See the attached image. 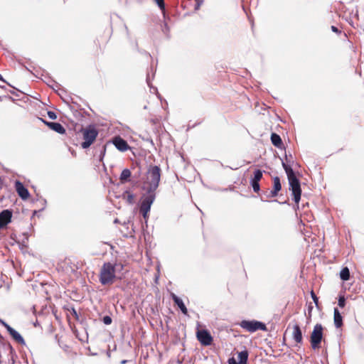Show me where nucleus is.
<instances>
[{
	"label": "nucleus",
	"mask_w": 364,
	"mask_h": 364,
	"mask_svg": "<svg viewBox=\"0 0 364 364\" xmlns=\"http://www.w3.org/2000/svg\"><path fill=\"white\" fill-rule=\"evenodd\" d=\"M124 265L119 263L105 262L99 272V281L103 286H110L117 279L116 273L122 270Z\"/></svg>",
	"instance_id": "f257e3e1"
},
{
	"label": "nucleus",
	"mask_w": 364,
	"mask_h": 364,
	"mask_svg": "<svg viewBox=\"0 0 364 364\" xmlns=\"http://www.w3.org/2000/svg\"><path fill=\"white\" fill-rule=\"evenodd\" d=\"M283 168L285 170L287 175L288 176L289 185L294 196V200L295 203L298 205L301 195V190L299 181L297 179L292 168L289 166L283 163Z\"/></svg>",
	"instance_id": "f03ea898"
},
{
	"label": "nucleus",
	"mask_w": 364,
	"mask_h": 364,
	"mask_svg": "<svg viewBox=\"0 0 364 364\" xmlns=\"http://www.w3.org/2000/svg\"><path fill=\"white\" fill-rule=\"evenodd\" d=\"M283 168L285 170L287 175L288 176L289 185L294 196V200L295 203L298 205L301 195V190L299 181L297 179L292 168L289 166L283 163Z\"/></svg>",
	"instance_id": "7ed1b4c3"
},
{
	"label": "nucleus",
	"mask_w": 364,
	"mask_h": 364,
	"mask_svg": "<svg viewBox=\"0 0 364 364\" xmlns=\"http://www.w3.org/2000/svg\"><path fill=\"white\" fill-rule=\"evenodd\" d=\"M161 172V168L158 166H150L146 173V181L144 182V188L146 191L155 192L159 184Z\"/></svg>",
	"instance_id": "20e7f679"
},
{
	"label": "nucleus",
	"mask_w": 364,
	"mask_h": 364,
	"mask_svg": "<svg viewBox=\"0 0 364 364\" xmlns=\"http://www.w3.org/2000/svg\"><path fill=\"white\" fill-rule=\"evenodd\" d=\"M80 132L83 139V141L81 143L82 149L89 148L95 142L99 134L95 125H88L86 127H82Z\"/></svg>",
	"instance_id": "39448f33"
},
{
	"label": "nucleus",
	"mask_w": 364,
	"mask_h": 364,
	"mask_svg": "<svg viewBox=\"0 0 364 364\" xmlns=\"http://www.w3.org/2000/svg\"><path fill=\"white\" fill-rule=\"evenodd\" d=\"M323 339V327L321 323L314 326V329L310 335V343L313 350L321 348V344Z\"/></svg>",
	"instance_id": "423d86ee"
},
{
	"label": "nucleus",
	"mask_w": 364,
	"mask_h": 364,
	"mask_svg": "<svg viewBox=\"0 0 364 364\" xmlns=\"http://www.w3.org/2000/svg\"><path fill=\"white\" fill-rule=\"evenodd\" d=\"M156 194L154 191H146V193L141 196L139 211L144 219L148 218L151 206L155 200Z\"/></svg>",
	"instance_id": "0eeeda50"
},
{
	"label": "nucleus",
	"mask_w": 364,
	"mask_h": 364,
	"mask_svg": "<svg viewBox=\"0 0 364 364\" xmlns=\"http://www.w3.org/2000/svg\"><path fill=\"white\" fill-rule=\"evenodd\" d=\"M240 326L241 328L250 333L255 332L258 330L267 331L266 325L264 323L255 320H243L240 322Z\"/></svg>",
	"instance_id": "6e6552de"
},
{
	"label": "nucleus",
	"mask_w": 364,
	"mask_h": 364,
	"mask_svg": "<svg viewBox=\"0 0 364 364\" xmlns=\"http://www.w3.org/2000/svg\"><path fill=\"white\" fill-rule=\"evenodd\" d=\"M196 337L198 341L205 346L211 345L213 342V337L207 330H198Z\"/></svg>",
	"instance_id": "1a4fd4ad"
},
{
	"label": "nucleus",
	"mask_w": 364,
	"mask_h": 364,
	"mask_svg": "<svg viewBox=\"0 0 364 364\" xmlns=\"http://www.w3.org/2000/svg\"><path fill=\"white\" fill-rule=\"evenodd\" d=\"M262 171L259 169H257L254 172V176L250 181V184L252 187V189L254 192L257 193L260 191L259 181L262 179Z\"/></svg>",
	"instance_id": "9d476101"
},
{
	"label": "nucleus",
	"mask_w": 364,
	"mask_h": 364,
	"mask_svg": "<svg viewBox=\"0 0 364 364\" xmlns=\"http://www.w3.org/2000/svg\"><path fill=\"white\" fill-rule=\"evenodd\" d=\"M113 144L120 151H126L130 149L127 141L122 139L121 136H115L112 140Z\"/></svg>",
	"instance_id": "9b49d317"
},
{
	"label": "nucleus",
	"mask_w": 364,
	"mask_h": 364,
	"mask_svg": "<svg viewBox=\"0 0 364 364\" xmlns=\"http://www.w3.org/2000/svg\"><path fill=\"white\" fill-rule=\"evenodd\" d=\"M4 327L6 328L7 331L10 334V336L13 338V339L18 343L21 345H25V341L23 337L13 328H11L9 324L6 323H3Z\"/></svg>",
	"instance_id": "f8f14e48"
},
{
	"label": "nucleus",
	"mask_w": 364,
	"mask_h": 364,
	"mask_svg": "<svg viewBox=\"0 0 364 364\" xmlns=\"http://www.w3.org/2000/svg\"><path fill=\"white\" fill-rule=\"evenodd\" d=\"M15 188L17 193L22 199L26 200L29 198L30 194L28 191L21 182L16 181L15 183Z\"/></svg>",
	"instance_id": "ddd939ff"
},
{
	"label": "nucleus",
	"mask_w": 364,
	"mask_h": 364,
	"mask_svg": "<svg viewBox=\"0 0 364 364\" xmlns=\"http://www.w3.org/2000/svg\"><path fill=\"white\" fill-rule=\"evenodd\" d=\"M12 213L9 210H4L0 213V228L6 226L11 222Z\"/></svg>",
	"instance_id": "4468645a"
},
{
	"label": "nucleus",
	"mask_w": 364,
	"mask_h": 364,
	"mask_svg": "<svg viewBox=\"0 0 364 364\" xmlns=\"http://www.w3.org/2000/svg\"><path fill=\"white\" fill-rule=\"evenodd\" d=\"M292 338L296 344H301L303 342L302 332L298 324H295L293 326Z\"/></svg>",
	"instance_id": "2eb2a0df"
},
{
	"label": "nucleus",
	"mask_w": 364,
	"mask_h": 364,
	"mask_svg": "<svg viewBox=\"0 0 364 364\" xmlns=\"http://www.w3.org/2000/svg\"><path fill=\"white\" fill-rule=\"evenodd\" d=\"M43 122L52 130L59 133V134H65V129L58 122H48L43 120Z\"/></svg>",
	"instance_id": "dca6fc26"
},
{
	"label": "nucleus",
	"mask_w": 364,
	"mask_h": 364,
	"mask_svg": "<svg viewBox=\"0 0 364 364\" xmlns=\"http://www.w3.org/2000/svg\"><path fill=\"white\" fill-rule=\"evenodd\" d=\"M282 189V185L280 179L278 176H275L273 178V189L270 192L271 197H276L278 195L279 191Z\"/></svg>",
	"instance_id": "f3484780"
},
{
	"label": "nucleus",
	"mask_w": 364,
	"mask_h": 364,
	"mask_svg": "<svg viewBox=\"0 0 364 364\" xmlns=\"http://www.w3.org/2000/svg\"><path fill=\"white\" fill-rule=\"evenodd\" d=\"M171 298L173 301H174L175 304H176L178 308L181 309L182 313L185 315H188V310L186 307L185 304H183L181 299L178 297L175 294H171Z\"/></svg>",
	"instance_id": "a211bd4d"
},
{
	"label": "nucleus",
	"mask_w": 364,
	"mask_h": 364,
	"mask_svg": "<svg viewBox=\"0 0 364 364\" xmlns=\"http://www.w3.org/2000/svg\"><path fill=\"white\" fill-rule=\"evenodd\" d=\"M333 321L336 328H341L343 326V317L337 308L334 309Z\"/></svg>",
	"instance_id": "6ab92c4d"
},
{
	"label": "nucleus",
	"mask_w": 364,
	"mask_h": 364,
	"mask_svg": "<svg viewBox=\"0 0 364 364\" xmlns=\"http://www.w3.org/2000/svg\"><path fill=\"white\" fill-rule=\"evenodd\" d=\"M122 198L125 200L129 204H134L135 202L134 195L129 191H126L122 194Z\"/></svg>",
	"instance_id": "aec40b11"
},
{
	"label": "nucleus",
	"mask_w": 364,
	"mask_h": 364,
	"mask_svg": "<svg viewBox=\"0 0 364 364\" xmlns=\"http://www.w3.org/2000/svg\"><path fill=\"white\" fill-rule=\"evenodd\" d=\"M271 141L274 146L278 148H281L283 144L280 136L276 133L271 134Z\"/></svg>",
	"instance_id": "412c9836"
},
{
	"label": "nucleus",
	"mask_w": 364,
	"mask_h": 364,
	"mask_svg": "<svg viewBox=\"0 0 364 364\" xmlns=\"http://www.w3.org/2000/svg\"><path fill=\"white\" fill-rule=\"evenodd\" d=\"M131 171L128 168L124 169L120 175L119 180L122 183H124L129 180V178L131 177Z\"/></svg>",
	"instance_id": "4be33fe9"
},
{
	"label": "nucleus",
	"mask_w": 364,
	"mask_h": 364,
	"mask_svg": "<svg viewBox=\"0 0 364 364\" xmlns=\"http://www.w3.org/2000/svg\"><path fill=\"white\" fill-rule=\"evenodd\" d=\"M247 358L248 352L247 350H243L238 353L239 364H247Z\"/></svg>",
	"instance_id": "5701e85b"
},
{
	"label": "nucleus",
	"mask_w": 364,
	"mask_h": 364,
	"mask_svg": "<svg viewBox=\"0 0 364 364\" xmlns=\"http://www.w3.org/2000/svg\"><path fill=\"white\" fill-rule=\"evenodd\" d=\"M340 277L343 281H348L350 279V271L348 267H344L341 269Z\"/></svg>",
	"instance_id": "b1692460"
},
{
	"label": "nucleus",
	"mask_w": 364,
	"mask_h": 364,
	"mask_svg": "<svg viewBox=\"0 0 364 364\" xmlns=\"http://www.w3.org/2000/svg\"><path fill=\"white\" fill-rule=\"evenodd\" d=\"M338 304V306L341 308H343L345 306V305H346V299H345L344 296H339Z\"/></svg>",
	"instance_id": "393cba45"
},
{
	"label": "nucleus",
	"mask_w": 364,
	"mask_h": 364,
	"mask_svg": "<svg viewBox=\"0 0 364 364\" xmlns=\"http://www.w3.org/2000/svg\"><path fill=\"white\" fill-rule=\"evenodd\" d=\"M103 323L106 325H109L112 323V318L109 316H105L102 318Z\"/></svg>",
	"instance_id": "a878e982"
},
{
	"label": "nucleus",
	"mask_w": 364,
	"mask_h": 364,
	"mask_svg": "<svg viewBox=\"0 0 364 364\" xmlns=\"http://www.w3.org/2000/svg\"><path fill=\"white\" fill-rule=\"evenodd\" d=\"M311 298L314 300V302L315 303L316 306H318V299L316 296V295L315 294L314 291H311Z\"/></svg>",
	"instance_id": "bb28decb"
},
{
	"label": "nucleus",
	"mask_w": 364,
	"mask_h": 364,
	"mask_svg": "<svg viewBox=\"0 0 364 364\" xmlns=\"http://www.w3.org/2000/svg\"><path fill=\"white\" fill-rule=\"evenodd\" d=\"M154 1H156V3L157 4V5L159 6V7L161 9H164L165 4H164V0H154Z\"/></svg>",
	"instance_id": "cd10ccee"
},
{
	"label": "nucleus",
	"mask_w": 364,
	"mask_h": 364,
	"mask_svg": "<svg viewBox=\"0 0 364 364\" xmlns=\"http://www.w3.org/2000/svg\"><path fill=\"white\" fill-rule=\"evenodd\" d=\"M48 116L50 119H55L57 118L56 114L53 111H48Z\"/></svg>",
	"instance_id": "c85d7f7f"
},
{
	"label": "nucleus",
	"mask_w": 364,
	"mask_h": 364,
	"mask_svg": "<svg viewBox=\"0 0 364 364\" xmlns=\"http://www.w3.org/2000/svg\"><path fill=\"white\" fill-rule=\"evenodd\" d=\"M196 5H195V10H198L203 3V1L202 0H196Z\"/></svg>",
	"instance_id": "c756f323"
},
{
	"label": "nucleus",
	"mask_w": 364,
	"mask_h": 364,
	"mask_svg": "<svg viewBox=\"0 0 364 364\" xmlns=\"http://www.w3.org/2000/svg\"><path fill=\"white\" fill-rule=\"evenodd\" d=\"M228 364H238L236 360L232 358H230L229 360H228Z\"/></svg>",
	"instance_id": "7c9ffc66"
},
{
	"label": "nucleus",
	"mask_w": 364,
	"mask_h": 364,
	"mask_svg": "<svg viewBox=\"0 0 364 364\" xmlns=\"http://www.w3.org/2000/svg\"><path fill=\"white\" fill-rule=\"evenodd\" d=\"M331 30H332L333 32H336V33L338 32V28H336V26H331Z\"/></svg>",
	"instance_id": "2f4dec72"
},
{
	"label": "nucleus",
	"mask_w": 364,
	"mask_h": 364,
	"mask_svg": "<svg viewBox=\"0 0 364 364\" xmlns=\"http://www.w3.org/2000/svg\"><path fill=\"white\" fill-rule=\"evenodd\" d=\"M103 149H104V152H105V150H106L105 146L103 147Z\"/></svg>",
	"instance_id": "473e14b6"
}]
</instances>
